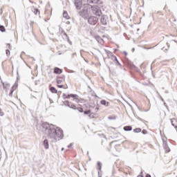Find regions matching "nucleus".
Segmentation results:
<instances>
[{
    "label": "nucleus",
    "instance_id": "f257e3e1",
    "mask_svg": "<svg viewBox=\"0 0 177 177\" xmlns=\"http://www.w3.org/2000/svg\"><path fill=\"white\" fill-rule=\"evenodd\" d=\"M44 133L47 135L50 139H56V138H63V130L60 128H55L53 124H48L44 127Z\"/></svg>",
    "mask_w": 177,
    "mask_h": 177
},
{
    "label": "nucleus",
    "instance_id": "f03ea898",
    "mask_svg": "<svg viewBox=\"0 0 177 177\" xmlns=\"http://www.w3.org/2000/svg\"><path fill=\"white\" fill-rule=\"evenodd\" d=\"M80 16L83 17V19H88L89 17V15H91V5L85 4L82 10L79 12Z\"/></svg>",
    "mask_w": 177,
    "mask_h": 177
},
{
    "label": "nucleus",
    "instance_id": "7ed1b4c3",
    "mask_svg": "<svg viewBox=\"0 0 177 177\" xmlns=\"http://www.w3.org/2000/svg\"><path fill=\"white\" fill-rule=\"evenodd\" d=\"M91 9L95 16H102V10L97 6H91Z\"/></svg>",
    "mask_w": 177,
    "mask_h": 177
},
{
    "label": "nucleus",
    "instance_id": "20e7f679",
    "mask_svg": "<svg viewBox=\"0 0 177 177\" xmlns=\"http://www.w3.org/2000/svg\"><path fill=\"white\" fill-rule=\"evenodd\" d=\"M99 21V19L95 16H91L88 19V23H89L91 26H95L96 23Z\"/></svg>",
    "mask_w": 177,
    "mask_h": 177
},
{
    "label": "nucleus",
    "instance_id": "39448f33",
    "mask_svg": "<svg viewBox=\"0 0 177 177\" xmlns=\"http://www.w3.org/2000/svg\"><path fill=\"white\" fill-rule=\"evenodd\" d=\"M101 23L103 26H106L107 23H109V17L107 15H103L101 17Z\"/></svg>",
    "mask_w": 177,
    "mask_h": 177
},
{
    "label": "nucleus",
    "instance_id": "423d86ee",
    "mask_svg": "<svg viewBox=\"0 0 177 177\" xmlns=\"http://www.w3.org/2000/svg\"><path fill=\"white\" fill-rule=\"evenodd\" d=\"M75 6L77 10L81 9L82 8V1L81 0H75Z\"/></svg>",
    "mask_w": 177,
    "mask_h": 177
},
{
    "label": "nucleus",
    "instance_id": "0eeeda50",
    "mask_svg": "<svg viewBox=\"0 0 177 177\" xmlns=\"http://www.w3.org/2000/svg\"><path fill=\"white\" fill-rule=\"evenodd\" d=\"M78 95H75V94H69L68 95H66V99H70V97H73V100L75 102H80V100L78 98H77Z\"/></svg>",
    "mask_w": 177,
    "mask_h": 177
},
{
    "label": "nucleus",
    "instance_id": "6e6552de",
    "mask_svg": "<svg viewBox=\"0 0 177 177\" xmlns=\"http://www.w3.org/2000/svg\"><path fill=\"white\" fill-rule=\"evenodd\" d=\"M68 106V107H69L70 109H73V110H77V106L73 104H70V102L68 101H66L65 102Z\"/></svg>",
    "mask_w": 177,
    "mask_h": 177
},
{
    "label": "nucleus",
    "instance_id": "1a4fd4ad",
    "mask_svg": "<svg viewBox=\"0 0 177 177\" xmlns=\"http://www.w3.org/2000/svg\"><path fill=\"white\" fill-rule=\"evenodd\" d=\"M101 104H102V106H105V107H109L110 102H107L104 100H102L100 101Z\"/></svg>",
    "mask_w": 177,
    "mask_h": 177
},
{
    "label": "nucleus",
    "instance_id": "9d476101",
    "mask_svg": "<svg viewBox=\"0 0 177 177\" xmlns=\"http://www.w3.org/2000/svg\"><path fill=\"white\" fill-rule=\"evenodd\" d=\"M43 145L44 146V149H46V150L49 149V142H48V140H44L43 142Z\"/></svg>",
    "mask_w": 177,
    "mask_h": 177
},
{
    "label": "nucleus",
    "instance_id": "9b49d317",
    "mask_svg": "<svg viewBox=\"0 0 177 177\" xmlns=\"http://www.w3.org/2000/svg\"><path fill=\"white\" fill-rule=\"evenodd\" d=\"M62 73H63V71H62V69L56 67L54 68V73L55 74H62Z\"/></svg>",
    "mask_w": 177,
    "mask_h": 177
},
{
    "label": "nucleus",
    "instance_id": "f8f14e48",
    "mask_svg": "<svg viewBox=\"0 0 177 177\" xmlns=\"http://www.w3.org/2000/svg\"><path fill=\"white\" fill-rule=\"evenodd\" d=\"M63 16L66 20H68L70 19V16H68V14L66 12V11H64Z\"/></svg>",
    "mask_w": 177,
    "mask_h": 177
},
{
    "label": "nucleus",
    "instance_id": "ddd939ff",
    "mask_svg": "<svg viewBox=\"0 0 177 177\" xmlns=\"http://www.w3.org/2000/svg\"><path fill=\"white\" fill-rule=\"evenodd\" d=\"M124 131H132V127L131 126H126L123 128Z\"/></svg>",
    "mask_w": 177,
    "mask_h": 177
},
{
    "label": "nucleus",
    "instance_id": "4468645a",
    "mask_svg": "<svg viewBox=\"0 0 177 177\" xmlns=\"http://www.w3.org/2000/svg\"><path fill=\"white\" fill-rule=\"evenodd\" d=\"M9 86H10V84H7L5 85V83H3V89H6V92H8V88H9Z\"/></svg>",
    "mask_w": 177,
    "mask_h": 177
},
{
    "label": "nucleus",
    "instance_id": "2eb2a0df",
    "mask_svg": "<svg viewBox=\"0 0 177 177\" xmlns=\"http://www.w3.org/2000/svg\"><path fill=\"white\" fill-rule=\"evenodd\" d=\"M88 3H97L99 0H87Z\"/></svg>",
    "mask_w": 177,
    "mask_h": 177
},
{
    "label": "nucleus",
    "instance_id": "dca6fc26",
    "mask_svg": "<svg viewBox=\"0 0 177 177\" xmlns=\"http://www.w3.org/2000/svg\"><path fill=\"white\" fill-rule=\"evenodd\" d=\"M50 91L52 93H57V90L55 87H50Z\"/></svg>",
    "mask_w": 177,
    "mask_h": 177
},
{
    "label": "nucleus",
    "instance_id": "f3484780",
    "mask_svg": "<svg viewBox=\"0 0 177 177\" xmlns=\"http://www.w3.org/2000/svg\"><path fill=\"white\" fill-rule=\"evenodd\" d=\"M32 12H33V13H35V15H38V13H39V10H38L37 8H32Z\"/></svg>",
    "mask_w": 177,
    "mask_h": 177
},
{
    "label": "nucleus",
    "instance_id": "a211bd4d",
    "mask_svg": "<svg viewBox=\"0 0 177 177\" xmlns=\"http://www.w3.org/2000/svg\"><path fill=\"white\" fill-rule=\"evenodd\" d=\"M133 132H136V133H139V132H142V129L140 128L134 129Z\"/></svg>",
    "mask_w": 177,
    "mask_h": 177
},
{
    "label": "nucleus",
    "instance_id": "6ab92c4d",
    "mask_svg": "<svg viewBox=\"0 0 177 177\" xmlns=\"http://www.w3.org/2000/svg\"><path fill=\"white\" fill-rule=\"evenodd\" d=\"M0 31H1V32H5V31H6V29H5V26H0Z\"/></svg>",
    "mask_w": 177,
    "mask_h": 177
},
{
    "label": "nucleus",
    "instance_id": "aec40b11",
    "mask_svg": "<svg viewBox=\"0 0 177 177\" xmlns=\"http://www.w3.org/2000/svg\"><path fill=\"white\" fill-rule=\"evenodd\" d=\"M97 164L99 171H101V169H102V163L100 162H97Z\"/></svg>",
    "mask_w": 177,
    "mask_h": 177
},
{
    "label": "nucleus",
    "instance_id": "412c9836",
    "mask_svg": "<svg viewBox=\"0 0 177 177\" xmlns=\"http://www.w3.org/2000/svg\"><path fill=\"white\" fill-rule=\"evenodd\" d=\"M89 118H95V113H91L88 115Z\"/></svg>",
    "mask_w": 177,
    "mask_h": 177
},
{
    "label": "nucleus",
    "instance_id": "4be33fe9",
    "mask_svg": "<svg viewBox=\"0 0 177 177\" xmlns=\"http://www.w3.org/2000/svg\"><path fill=\"white\" fill-rule=\"evenodd\" d=\"M76 110H78V111H79L80 113H84V109H83L82 108H81V107L77 108Z\"/></svg>",
    "mask_w": 177,
    "mask_h": 177
},
{
    "label": "nucleus",
    "instance_id": "5701e85b",
    "mask_svg": "<svg viewBox=\"0 0 177 177\" xmlns=\"http://www.w3.org/2000/svg\"><path fill=\"white\" fill-rule=\"evenodd\" d=\"M84 114L87 115L88 114H91V110L85 111Z\"/></svg>",
    "mask_w": 177,
    "mask_h": 177
},
{
    "label": "nucleus",
    "instance_id": "b1692460",
    "mask_svg": "<svg viewBox=\"0 0 177 177\" xmlns=\"http://www.w3.org/2000/svg\"><path fill=\"white\" fill-rule=\"evenodd\" d=\"M6 53L7 56H9V55H10V50H6Z\"/></svg>",
    "mask_w": 177,
    "mask_h": 177
},
{
    "label": "nucleus",
    "instance_id": "393cba45",
    "mask_svg": "<svg viewBox=\"0 0 177 177\" xmlns=\"http://www.w3.org/2000/svg\"><path fill=\"white\" fill-rule=\"evenodd\" d=\"M142 133H143V135H147V131L145 130V129H143L142 131Z\"/></svg>",
    "mask_w": 177,
    "mask_h": 177
},
{
    "label": "nucleus",
    "instance_id": "a878e982",
    "mask_svg": "<svg viewBox=\"0 0 177 177\" xmlns=\"http://www.w3.org/2000/svg\"><path fill=\"white\" fill-rule=\"evenodd\" d=\"M0 115L1 117L3 116V111H2V109H0Z\"/></svg>",
    "mask_w": 177,
    "mask_h": 177
},
{
    "label": "nucleus",
    "instance_id": "bb28decb",
    "mask_svg": "<svg viewBox=\"0 0 177 177\" xmlns=\"http://www.w3.org/2000/svg\"><path fill=\"white\" fill-rule=\"evenodd\" d=\"M7 47L8 48V49H12V46H10V44H8Z\"/></svg>",
    "mask_w": 177,
    "mask_h": 177
},
{
    "label": "nucleus",
    "instance_id": "cd10ccee",
    "mask_svg": "<svg viewBox=\"0 0 177 177\" xmlns=\"http://www.w3.org/2000/svg\"><path fill=\"white\" fill-rule=\"evenodd\" d=\"M109 71H110V73H111V74H114V72L113 71V70H111V69L110 68V67H109Z\"/></svg>",
    "mask_w": 177,
    "mask_h": 177
},
{
    "label": "nucleus",
    "instance_id": "c85d7f7f",
    "mask_svg": "<svg viewBox=\"0 0 177 177\" xmlns=\"http://www.w3.org/2000/svg\"><path fill=\"white\" fill-rule=\"evenodd\" d=\"M115 57V60L118 62V65L121 66V64H120V62H118V60H117V57Z\"/></svg>",
    "mask_w": 177,
    "mask_h": 177
},
{
    "label": "nucleus",
    "instance_id": "c756f323",
    "mask_svg": "<svg viewBox=\"0 0 177 177\" xmlns=\"http://www.w3.org/2000/svg\"><path fill=\"white\" fill-rule=\"evenodd\" d=\"M57 83L58 84H62V80H57Z\"/></svg>",
    "mask_w": 177,
    "mask_h": 177
},
{
    "label": "nucleus",
    "instance_id": "7c9ffc66",
    "mask_svg": "<svg viewBox=\"0 0 177 177\" xmlns=\"http://www.w3.org/2000/svg\"><path fill=\"white\" fill-rule=\"evenodd\" d=\"M12 95H13V91H10V93H9V96H12Z\"/></svg>",
    "mask_w": 177,
    "mask_h": 177
},
{
    "label": "nucleus",
    "instance_id": "2f4dec72",
    "mask_svg": "<svg viewBox=\"0 0 177 177\" xmlns=\"http://www.w3.org/2000/svg\"><path fill=\"white\" fill-rule=\"evenodd\" d=\"M171 123L173 127H175V124H174V120H171Z\"/></svg>",
    "mask_w": 177,
    "mask_h": 177
},
{
    "label": "nucleus",
    "instance_id": "473e14b6",
    "mask_svg": "<svg viewBox=\"0 0 177 177\" xmlns=\"http://www.w3.org/2000/svg\"><path fill=\"white\" fill-rule=\"evenodd\" d=\"M98 110H99V108L96 107V108L95 109V113H97V111H98Z\"/></svg>",
    "mask_w": 177,
    "mask_h": 177
},
{
    "label": "nucleus",
    "instance_id": "72a5a7b5",
    "mask_svg": "<svg viewBox=\"0 0 177 177\" xmlns=\"http://www.w3.org/2000/svg\"><path fill=\"white\" fill-rule=\"evenodd\" d=\"M124 53L125 56H127L128 55V53H127V51H124Z\"/></svg>",
    "mask_w": 177,
    "mask_h": 177
},
{
    "label": "nucleus",
    "instance_id": "f704fd0d",
    "mask_svg": "<svg viewBox=\"0 0 177 177\" xmlns=\"http://www.w3.org/2000/svg\"><path fill=\"white\" fill-rule=\"evenodd\" d=\"M58 88H63V85H58Z\"/></svg>",
    "mask_w": 177,
    "mask_h": 177
},
{
    "label": "nucleus",
    "instance_id": "c9c22d12",
    "mask_svg": "<svg viewBox=\"0 0 177 177\" xmlns=\"http://www.w3.org/2000/svg\"><path fill=\"white\" fill-rule=\"evenodd\" d=\"M146 177H151V176L150 174H147Z\"/></svg>",
    "mask_w": 177,
    "mask_h": 177
},
{
    "label": "nucleus",
    "instance_id": "e433bc0d",
    "mask_svg": "<svg viewBox=\"0 0 177 177\" xmlns=\"http://www.w3.org/2000/svg\"><path fill=\"white\" fill-rule=\"evenodd\" d=\"M72 145H73V144H71L70 145H68V149H70Z\"/></svg>",
    "mask_w": 177,
    "mask_h": 177
},
{
    "label": "nucleus",
    "instance_id": "4c0bfd02",
    "mask_svg": "<svg viewBox=\"0 0 177 177\" xmlns=\"http://www.w3.org/2000/svg\"><path fill=\"white\" fill-rule=\"evenodd\" d=\"M104 50H105V52H106V53H109V52H110V51H109V50H107L106 49H104Z\"/></svg>",
    "mask_w": 177,
    "mask_h": 177
},
{
    "label": "nucleus",
    "instance_id": "58836bf2",
    "mask_svg": "<svg viewBox=\"0 0 177 177\" xmlns=\"http://www.w3.org/2000/svg\"><path fill=\"white\" fill-rule=\"evenodd\" d=\"M64 35H65L66 37H68L67 33H66V32L64 33Z\"/></svg>",
    "mask_w": 177,
    "mask_h": 177
},
{
    "label": "nucleus",
    "instance_id": "ea45409f",
    "mask_svg": "<svg viewBox=\"0 0 177 177\" xmlns=\"http://www.w3.org/2000/svg\"><path fill=\"white\" fill-rule=\"evenodd\" d=\"M63 150H64V148H62V151H63Z\"/></svg>",
    "mask_w": 177,
    "mask_h": 177
},
{
    "label": "nucleus",
    "instance_id": "a19ab883",
    "mask_svg": "<svg viewBox=\"0 0 177 177\" xmlns=\"http://www.w3.org/2000/svg\"><path fill=\"white\" fill-rule=\"evenodd\" d=\"M137 177H143V176H137Z\"/></svg>",
    "mask_w": 177,
    "mask_h": 177
},
{
    "label": "nucleus",
    "instance_id": "79ce46f5",
    "mask_svg": "<svg viewBox=\"0 0 177 177\" xmlns=\"http://www.w3.org/2000/svg\"><path fill=\"white\" fill-rule=\"evenodd\" d=\"M137 31H139V29H137Z\"/></svg>",
    "mask_w": 177,
    "mask_h": 177
},
{
    "label": "nucleus",
    "instance_id": "37998d69",
    "mask_svg": "<svg viewBox=\"0 0 177 177\" xmlns=\"http://www.w3.org/2000/svg\"><path fill=\"white\" fill-rule=\"evenodd\" d=\"M133 50H135V48H133Z\"/></svg>",
    "mask_w": 177,
    "mask_h": 177
},
{
    "label": "nucleus",
    "instance_id": "c03bdc74",
    "mask_svg": "<svg viewBox=\"0 0 177 177\" xmlns=\"http://www.w3.org/2000/svg\"><path fill=\"white\" fill-rule=\"evenodd\" d=\"M113 1H118V0H113Z\"/></svg>",
    "mask_w": 177,
    "mask_h": 177
}]
</instances>
